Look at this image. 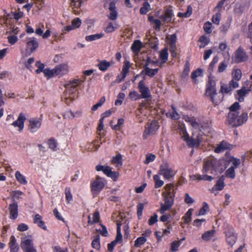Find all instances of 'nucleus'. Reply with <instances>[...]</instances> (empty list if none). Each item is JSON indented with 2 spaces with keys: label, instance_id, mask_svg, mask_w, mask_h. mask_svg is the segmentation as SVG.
<instances>
[{
  "label": "nucleus",
  "instance_id": "obj_1",
  "mask_svg": "<svg viewBox=\"0 0 252 252\" xmlns=\"http://www.w3.org/2000/svg\"><path fill=\"white\" fill-rule=\"evenodd\" d=\"M205 123L204 117L201 115L190 117V125L193 128L192 136L190 137V147L198 148L203 141L201 130Z\"/></svg>",
  "mask_w": 252,
  "mask_h": 252
},
{
  "label": "nucleus",
  "instance_id": "obj_2",
  "mask_svg": "<svg viewBox=\"0 0 252 252\" xmlns=\"http://www.w3.org/2000/svg\"><path fill=\"white\" fill-rule=\"evenodd\" d=\"M222 171V163L220 160L214 157H209L204 159L202 170L203 173H209L212 174H218Z\"/></svg>",
  "mask_w": 252,
  "mask_h": 252
},
{
  "label": "nucleus",
  "instance_id": "obj_3",
  "mask_svg": "<svg viewBox=\"0 0 252 252\" xmlns=\"http://www.w3.org/2000/svg\"><path fill=\"white\" fill-rule=\"evenodd\" d=\"M173 12L171 10L166 9L164 13L160 15L159 18L161 20L155 19L153 16L149 15L148 20L153 25V28L157 31L160 30L162 22L163 23H168L171 22Z\"/></svg>",
  "mask_w": 252,
  "mask_h": 252
},
{
  "label": "nucleus",
  "instance_id": "obj_4",
  "mask_svg": "<svg viewBox=\"0 0 252 252\" xmlns=\"http://www.w3.org/2000/svg\"><path fill=\"white\" fill-rule=\"evenodd\" d=\"M216 88V82L211 77H209L206 85L205 95L210 98L211 101L215 105H217L221 99L217 98L218 93Z\"/></svg>",
  "mask_w": 252,
  "mask_h": 252
},
{
  "label": "nucleus",
  "instance_id": "obj_5",
  "mask_svg": "<svg viewBox=\"0 0 252 252\" xmlns=\"http://www.w3.org/2000/svg\"><path fill=\"white\" fill-rule=\"evenodd\" d=\"M68 72V66L67 64H59L54 68L50 69L46 68L44 70V74L47 79L54 76L62 77L66 74Z\"/></svg>",
  "mask_w": 252,
  "mask_h": 252
},
{
  "label": "nucleus",
  "instance_id": "obj_6",
  "mask_svg": "<svg viewBox=\"0 0 252 252\" xmlns=\"http://www.w3.org/2000/svg\"><path fill=\"white\" fill-rule=\"evenodd\" d=\"M239 113H228L227 116V123L232 127H238L246 123L248 116L247 113H243L240 116Z\"/></svg>",
  "mask_w": 252,
  "mask_h": 252
},
{
  "label": "nucleus",
  "instance_id": "obj_7",
  "mask_svg": "<svg viewBox=\"0 0 252 252\" xmlns=\"http://www.w3.org/2000/svg\"><path fill=\"white\" fill-rule=\"evenodd\" d=\"M159 127V123L157 120H153L151 123L148 124L147 126H145L143 134V138L146 139L149 135L155 134L158 131Z\"/></svg>",
  "mask_w": 252,
  "mask_h": 252
},
{
  "label": "nucleus",
  "instance_id": "obj_8",
  "mask_svg": "<svg viewBox=\"0 0 252 252\" xmlns=\"http://www.w3.org/2000/svg\"><path fill=\"white\" fill-rule=\"evenodd\" d=\"M106 184L107 182L105 179L97 176L95 180L91 182L90 187L91 191L93 193L100 192L104 189Z\"/></svg>",
  "mask_w": 252,
  "mask_h": 252
},
{
  "label": "nucleus",
  "instance_id": "obj_9",
  "mask_svg": "<svg viewBox=\"0 0 252 252\" xmlns=\"http://www.w3.org/2000/svg\"><path fill=\"white\" fill-rule=\"evenodd\" d=\"M158 174L163 176L165 180H169L174 177L175 175V172L173 169L169 166V164L165 162L160 165Z\"/></svg>",
  "mask_w": 252,
  "mask_h": 252
},
{
  "label": "nucleus",
  "instance_id": "obj_10",
  "mask_svg": "<svg viewBox=\"0 0 252 252\" xmlns=\"http://www.w3.org/2000/svg\"><path fill=\"white\" fill-rule=\"evenodd\" d=\"M85 80L86 77H84L83 79H74L68 81V82L65 84L64 87L68 94H73L77 92L78 87L79 86L82 82H84Z\"/></svg>",
  "mask_w": 252,
  "mask_h": 252
},
{
  "label": "nucleus",
  "instance_id": "obj_11",
  "mask_svg": "<svg viewBox=\"0 0 252 252\" xmlns=\"http://www.w3.org/2000/svg\"><path fill=\"white\" fill-rule=\"evenodd\" d=\"M117 2V0H105L104 7L109 10L110 13L108 17L111 20H115L118 17V12L115 6Z\"/></svg>",
  "mask_w": 252,
  "mask_h": 252
},
{
  "label": "nucleus",
  "instance_id": "obj_12",
  "mask_svg": "<svg viewBox=\"0 0 252 252\" xmlns=\"http://www.w3.org/2000/svg\"><path fill=\"white\" fill-rule=\"evenodd\" d=\"M224 233L227 244L230 247H232L237 239V235L235 233L234 228L232 226H228L226 229Z\"/></svg>",
  "mask_w": 252,
  "mask_h": 252
},
{
  "label": "nucleus",
  "instance_id": "obj_13",
  "mask_svg": "<svg viewBox=\"0 0 252 252\" xmlns=\"http://www.w3.org/2000/svg\"><path fill=\"white\" fill-rule=\"evenodd\" d=\"M138 88L141 94V98L148 99L151 98L150 90L148 87L146 86L144 80H141L138 84Z\"/></svg>",
  "mask_w": 252,
  "mask_h": 252
},
{
  "label": "nucleus",
  "instance_id": "obj_14",
  "mask_svg": "<svg viewBox=\"0 0 252 252\" xmlns=\"http://www.w3.org/2000/svg\"><path fill=\"white\" fill-rule=\"evenodd\" d=\"M42 119L39 118H32L29 120L28 128L32 133L36 132L40 127Z\"/></svg>",
  "mask_w": 252,
  "mask_h": 252
},
{
  "label": "nucleus",
  "instance_id": "obj_15",
  "mask_svg": "<svg viewBox=\"0 0 252 252\" xmlns=\"http://www.w3.org/2000/svg\"><path fill=\"white\" fill-rule=\"evenodd\" d=\"M239 86L238 82L234 81L233 80H231L229 84L223 85L221 86L220 92L222 94H231L232 90Z\"/></svg>",
  "mask_w": 252,
  "mask_h": 252
},
{
  "label": "nucleus",
  "instance_id": "obj_16",
  "mask_svg": "<svg viewBox=\"0 0 252 252\" xmlns=\"http://www.w3.org/2000/svg\"><path fill=\"white\" fill-rule=\"evenodd\" d=\"M26 120V117L25 115L23 113H20L17 120L13 122L11 125L14 127H18L19 131H21L24 128V122Z\"/></svg>",
  "mask_w": 252,
  "mask_h": 252
},
{
  "label": "nucleus",
  "instance_id": "obj_17",
  "mask_svg": "<svg viewBox=\"0 0 252 252\" xmlns=\"http://www.w3.org/2000/svg\"><path fill=\"white\" fill-rule=\"evenodd\" d=\"M9 211V218L11 220H16L18 216V206L16 202L10 204L8 207Z\"/></svg>",
  "mask_w": 252,
  "mask_h": 252
},
{
  "label": "nucleus",
  "instance_id": "obj_18",
  "mask_svg": "<svg viewBox=\"0 0 252 252\" xmlns=\"http://www.w3.org/2000/svg\"><path fill=\"white\" fill-rule=\"evenodd\" d=\"M21 247L25 252L29 251V250H32L35 249L33 248L32 240L25 238L22 239Z\"/></svg>",
  "mask_w": 252,
  "mask_h": 252
},
{
  "label": "nucleus",
  "instance_id": "obj_19",
  "mask_svg": "<svg viewBox=\"0 0 252 252\" xmlns=\"http://www.w3.org/2000/svg\"><path fill=\"white\" fill-rule=\"evenodd\" d=\"M235 58L238 62H245L248 60V56L241 47H239L235 52Z\"/></svg>",
  "mask_w": 252,
  "mask_h": 252
},
{
  "label": "nucleus",
  "instance_id": "obj_20",
  "mask_svg": "<svg viewBox=\"0 0 252 252\" xmlns=\"http://www.w3.org/2000/svg\"><path fill=\"white\" fill-rule=\"evenodd\" d=\"M177 40V36L175 34H172L168 38V43L170 46V50L172 53V56H175L176 53V42Z\"/></svg>",
  "mask_w": 252,
  "mask_h": 252
},
{
  "label": "nucleus",
  "instance_id": "obj_21",
  "mask_svg": "<svg viewBox=\"0 0 252 252\" xmlns=\"http://www.w3.org/2000/svg\"><path fill=\"white\" fill-rule=\"evenodd\" d=\"M8 246L10 249V252H18L19 247L14 235H12L10 237Z\"/></svg>",
  "mask_w": 252,
  "mask_h": 252
},
{
  "label": "nucleus",
  "instance_id": "obj_22",
  "mask_svg": "<svg viewBox=\"0 0 252 252\" xmlns=\"http://www.w3.org/2000/svg\"><path fill=\"white\" fill-rule=\"evenodd\" d=\"M250 92V89H247L246 87H244L240 90L237 91L236 98L237 99L239 102H243L244 100L245 96L248 94Z\"/></svg>",
  "mask_w": 252,
  "mask_h": 252
},
{
  "label": "nucleus",
  "instance_id": "obj_23",
  "mask_svg": "<svg viewBox=\"0 0 252 252\" xmlns=\"http://www.w3.org/2000/svg\"><path fill=\"white\" fill-rule=\"evenodd\" d=\"M165 191L162 193V194H166L168 195H175L177 187H176L174 184L170 183L166 184L164 187Z\"/></svg>",
  "mask_w": 252,
  "mask_h": 252
},
{
  "label": "nucleus",
  "instance_id": "obj_24",
  "mask_svg": "<svg viewBox=\"0 0 252 252\" xmlns=\"http://www.w3.org/2000/svg\"><path fill=\"white\" fill-rule=\"evenodd\" d=\"M145 66L144 69L141 71V74H145V75L148 76L150 77L154 76L158 71V68L151 69L147 66L149 64H145Z\"/></svg>",
  "mask_w": 252,
  "mask_h": 252
},
{
  "label": "nucleus",
  "instance_id": "obj_25",
  "mask_svg": "<svg viewBox=\"0 0 252 252\" xmlns=\"http://www.w3.org/2000/svg\"><path fill=\"white\" fill-rule=\"evenodd\" d=\"M224 177L222 176L218 179L216 185L212 188V192H214L216 190H221L224 188Z\"/></svg>",
  "mask_w": 252,
  "mask_h": 252
},
{
  "label": "nucleus",
  "instance_id": "obj_26",
  "mask_svg": "<svg viewBox=\"0 0 252 252\" xmlns=\"http://www.w3.org/2000/svg\"><path fill=\"white\" fill-rule=\"evenodd\" d=\"M171 107L172 108V111L167 112L166 114V117L174 120H179L180 118V115L177 112L175 105L174 104H172Z\"/></svg>",
  "mask_w": 252,
  "mask_h": 252
},
{
  "label": "nucleus",
  "instance_id": "obj_27",
  "mask_svg": "<svg viewBox=\"0 0 252 252\" xmlns=\"http://www.w3.org/2000/svg\"><path fill=\"white\" fill-rule=\"evenodd\" d=\"M229 144L224 141H221L215 149V152L220 153L229 149Z\"/></svg>",
  "mask_w": 252,
  "mask_h": 252
},
{
  "label": "nucleus",
  "instance_id": "obj_28",
  "mask_svg": "<svg viewBox=\"0 0 252 252\" xmlns=\"http://www.w3.org/2000/svg\"><path fill=\"white\" fill-rule=\"evenodd\" d=\"M148 234L146 232L143 233L142 236L138 237L134 242V247L138 248L141 245H144L147 241V236Z\"/></svg>",
  "mask_w": 252,
  "mask_h": 252
},
{
  "label": "nucleus",
  "instance_id": "obj_29",
  "mask_svg": "<svg viewBox=\"0 0 252 252\" xmlns=\"http://www.w3.org/2000/svg\"><path fill=\"white\" fill-rule=\"evenodd\" d=\"M85 0H72L71 5L73 9V12L75 14L77 15L79 13L78 10L75 9H78L81 6L82 3H84Z\"/></svg>",
  "mask_w": 252,
  "mask_h": 252
},
{
  "label": "nucleus",
  "instance_id": "obj_30",
  "mask_svg": "<svg viewBox=\"0 0 252 252\" xmlns=\"http://www.w3.org/2000/svg\"><path fill=\"white\" fill-rule=\"evenodd\" d=\"M203 70L200 68H197L191 73V78L194 84H197L198 81L196 79L197 77H202Z\"/></svg>",
  "mask_w": 252,
  "mask_h": 252
},
{
  "label": "nucleus",
  "instance_id": "obj_31",
  "mask_svg": "<svg viewBox=\"0 0 252 252\" xmlns=\"http://www.w3.org/2000/svg\"><path fill=\"white\" fill-rule=\"evenodd\" d=\"M27 47L29 48L31 52L34 51L38 46V43L34 37L31 38L30 40L28 41Z\"/></svg>",
  "mask_w": 252,
  "mask_h": 252
},
{
  "label": "nucleus",
  "instance_id": "obj_32",
  "mask_svg": "<svg viewBox=\"0 0 252 252\" xmlns=\"http://www.w3.org/2000/svg\"><path fill=\"white\" fill-rule=\"evenodd\" d=\"M216 231L214 229L205 231L201 236L202 239L205 241H210L215 234Z\"/></svg>",
  "mask_w": 252,
  "mask_h": 252
},
{
  "label": "nucleus",
  "instance_id": "obj_33",
  "mask_svg": "<svg viewBox=\"0 0 252 252\" xmlns=\"http://www.w3.org/2000/svg\"><path fill=\"white\" fill-rule=\"evenodd\" d=\"M210 42V38L206 35L201 36L198 41V45L200 48L205 47Z\"/></svg>",
  "mask_w": 252,
  "mask_h": 252
},
{
  "label": "nucleus",
  "instance_id": "obj_34",
  "mask_svg": "<svg viewBox=\"0 0 252 252\" xmlns=\"http://www.w3.org/2000/svg\"><path fill=\"white\" fill-rule=\"evenodd\" d=\"M95 169L97 171H102L104 174L108 176L110 172L112 171L111 168L108 166H103L102 165H97L95 167Z\"/></svg>",
  "mask_w": 252,
  "mask_h": 252
},
{
  "label": "nucleus",
  "instance_id": "obj_35",
  "mask_svg": "<svg viewBox=\"0 0 252 252\" xmlns=\"http://www.w3.org/2000/svg\"><path fill=\"white\" fill-rule=\"evenodd\" d=\"M142 47V43L140 40H135L132 43L131 49L135 53H137L141 50Z\"/></svg>",
  "mask_w": 252,
  "mask_h": 252
},
{
  "label": "nucleus",
  "instance_id": "obj_36",
  "mask_svg": "<svg viewBox=\"0 0 252 252\" xmlns=\"http://www.w3.org/2000/svg\"><path fill=\"white\" fill-rule=\"evenodd\" d=\"M104 35V33L103 32H101L99 33L86 36L85 39L87 41H92L100 39L101 38L103 37Z\"/></svg>",
  "mask_w": 252,
  "mask_h": 252
},
{
  "label": "nucleus",
  "instance_id": "obj_37",
  "mask_svg": "<svg viewBox=\"0 0 252 252\" xmlns=\"http://www.w3.org/2000/svg\"><path fill=\"white\" fill-rule=\"evenodd\" d=\"M232 80L238 82L242 77L241 70L239 69H234L232 72Z\"/></svg>",
  "mask_w": 252,
  "mask_h": 252
},
{
  "label": "nucleus",
  "instance_id": "obj_38",
  "mask_svg": "<svg viewBox=\"0 0 252 252\" xmlns=\"http://www.w3.org/2000/svg\"><path fill=\"white\" fill-rule=\"evenodd\" d=\"M15 178L16 180L21 184L23 185H26L28 183L27 181L26 180V177L22 175L20 171H17L15 172Z\"/></svg>",
  "mask_w": 252,
  "mask_h": 252
},
{
  "label": "nucleus",
  "instance_id": "obj_39",
  "mask_svg": "<svg viewBox=\"0 0 252 252\" xmlns=\"http://www.w3.org/2000/svg\"><path fill=\"white\" fill-rule=\"evenodd\" d=\"M159 175H160L158 174L155 175L153 176V180L155 182V188L156 189H158L161 187L164 184V182L160 180Z\"/></svg>",
  "mask_w": 252,
  "mask_h": 252
},
{
  "label": "nucleus",
  "instance_id": "obj_40",
  "mask_svg": "<svg viewBox=\"0 0 252 252\" xmlns=\"http://www.w3.org/2000/svg\"><path fill=\"white\" fill-rule=\"evenodd\" d=\"M164 198V203L170 204L173 206L174 201L175 195H168L166 194H162Z\"/></svg>",
  "mask_w": 252,
  "mask_h": 252
},
{
  "label": "nucleus",
  "instance_id": "obj_41",
  "mask_svg": "<svg viewBox=\"0 0 252 252\" xmlns=\"http://www.w3.org/2000/svg\"><path fill=\"white\" fill-rule=\"evenodd\" d=\"M47 143L49 148L51 149L52 150H53V151H55L57 150L58 143L54 138L52 137L50 138L48 140Z\"/></svg>",
  "mask_w": 252,
  "mask_h": 252
},
{
  "label": "nucleus",
  "instance_id": "obj_42",
  "mask_svg": "<svg viewBox=\"0 0 252 252\" xmlns=\"http://www.w3.org/2000/svg\"><path fill=\"white\" fill-rule=\"evenodd\" d=\"M132 64H125L122 71V79L120 81H123L125 79L126 76L129 72V68Z\"/></svg>",
  "mask_w": 252,
  "mask_h": 252
},
{
  "label": "nucleus",
  "instance_id": "obj_43",
  "mask_svg": "<svg viewBox=\"0 0 252 252\" xmlns=\"http://www.w3.org/2000/svg\"><path fill=\"white\" fill-rule=\"evenodd\" d=\"M92 246L97 250H99L100 249V237L99 235H96L93 240Z\"/></svg>",
  "mask_w": 252,
  "mask_h": 252
},
{
  "label": "nucleus",
  "instance_id": "obj_44",
  "mask_svg": "<svg viewBox=\"0 0 252 252\" xmlns=\"http://www.w3.org/2000/svg\"><path fill=\"white\" fill-rule=\"evenodd\" d=\"M180 133L181 135L182 138L186 142L187 145L189 146V135L186 130L183 128L180 129Z\"/></svg>",
  "mask_w": 252,
  "mask_h": 252
},
{
  "label": "nucleus",
  "instance_id": "obj_45",
  "mask_svg": "<svg viewBox=\"0 0 252 252\" xmlns=\"http://www.w3.org/2000/svg\"><path fill=\"white\" fill-rule=\"evenodd\" d=\"M209 211V206L208 204L204 202L203 203V206L199 210L198 213H196V216H201L205 215Z\"/></svg>",
  "mask_w": 252,
  "mask_h": 252
},
{
  "label": "nucleus",
  "instance_id": "obj_46",
  "mask_svg": "<svg viewBox=\"0 0 252 252\" xmlns=\"http://www.w3.org/2000/svg\"><path fill=\"white\" fill-rule=\"evenodd\" d=\"M151 9L150 4L146 0L144 2L143 6L140 9V12L141 14H146Z\"/></svg>",
  "mask_w": 252,
  "mask_h": 252
},
{
  "label": "nucleus",
  "instance_id": "obj_47",
  "mask_svg": "<svg viewBox=\"0 0 252 252\" xmlns=\"http://www.w3.org/2000/svg\"><path fill=\"white\" fill-rule=\"evenodd\" d=\"M194 179L198 180L211 181L214 179V178L207 175H196L194 176Z\"/></svg>",
  "mask_w": 252,
  "mask_h": 252
},
{
  "label": "nucleus",
  "instance_id": "obj_48",
  "mask_svg": "<svg viewBox=\"0 0 252 252\" xmlns=\"http://www.w3.org/2000/svg\"><path fill=\"white\" fill-rule=\"evenodd\" d=\"M203 29L206 33H211L213 30V26L210 22H206L203 26Z\"/></svg>",
  "mask_w": 252,
  "mask_h": 252
},
{
  "label": "nucleus",
  "instance_id": "obj_49",
  "mask_svg": "<svg viewBox=\"0 0 252 252\" xmlns=\"http://www.w3.org/2000/svg\"><path fill=\"white\" fill-rule=\"evenodd\" d=\"M240 104L239 102H234L230 107H229V113H239V112L237 111V110H238L240 108Z\"/></svg>",
  "mask_w": 252,
  "mask_h": 252
},
{
  "label": "nucleus",
  "instance_id": "obj_50",
  "mask_svg": "<svg viewBox=\"0 0 252 252\" xmlns=\"http://www.w3.org/2000/svg\"><path fill=\"white\" fill-rule=\"evenodd\" d=\"M105 101V98L104 96L101 97L99 101L95 104L92 107V110L93 111H96L99 107L101 106Z\"/></svg>",
  "mask_w": 252,
  "mask_h": 252
},
{
  "label": "nucleus",
  "instance_id": "obj_51",
  "mask_svg": "<svg viewBox=\"0 0 252 252\" xmlns=\"http://www.w3.org/2000/svg\"><path fill=\"white\" fill-rule=\"evenodd\" d=\"M225 174L226 176L228 178L234 179L235 177V169L233 168V167H229L226 171Z\"/></svg>",
  "mask_w": 252,
  "mask_h": 252
},
{
  "label": "nucleus",
  "instance_id": "obj_52",
  "mask_svg": "<svg viewBox=\"0 0 252 252\" xmlns=\"http://www.w3.org/2000/svg\"><path fill=\"white\" fill-rule=\"evenodd\" d=\"M64 193L65 195L66 200L68 203H69L70 201L72 200V195L71 192L70 188H65L64 190Z\"/></svg>",
  "mask_w": 252,
  "mask_h": 252
},
{
  "label": "nucleus",
  "instance_id": "obj_53",
  "mask_svg": "<svg viewBox=\"0 0 252 252\" xmlns=\"http://www.w3.org/2000/svg\"><path fill=\"white\" fill-rule=\"evenodd\" d=\"M180 246V243L178 241H174L171 243V248L169 250L170 252H175L178 250Z\"/></svg>",
  "mask_w": 252,
  "mask_h": 252
},
{
  "label": "nucleus",
  "instance_id": "obj_54",
  "mask_svg": "<svg viewBox=\"0 0 252 252\" xmlns=\"http://www.w3.org/2000/svg\"><path fill=\"white\" fill-rule=\"evenodd\" d=\"M220 18L221 14L220 12H218L213 16L212 21L214 24L219 25L220 24Z\"/></svg>",
  "mask_w": 252,
  "mask_h": 252
},
{
  "label": "nucleus",
  "instance_id": "obj_55",
  "mask_svg": "<svg viewBox=\"0 0 252 252\" xmlns=\"http://www.w3.org/2000/svg\"><path fill=\"white\" fill-rule=\"evenodd\" d=\"M93 219V220L92 222H91V220H89L88 222L89 223L93 224L99 222L100 219V215L98 211H96L94 213Z\"/></svg>",
  "mask_w": 252,
  "mask_h": 252
},
{
  "label": "nucleus",
  "instance_id": "obj_56",
  "mask_svg": "<svg viewBox=\"0 0 252 252\" xmlns=\"http://www.w3.org/2000/svg\"><path fill=\"white\" fill-rule=\"evenodd\" d=\"M160 58L163 62L165 63L168 59V53L166 49H164L161 50L160 53Z\"/></svg>",
  "mask_w": 252,
  "mask_h": 252
},
{
  "label": "nucleus",
  "instance_id": "obj_57",
  "mask_svg": "<svg viewBox=\"0 0 252 252\" xmlns=\"http://www.w3.org/2000/svg\"><path fill=\"white\" fill-rule=\"evenodd\" d=\"M117 29L116 26H115L112 23H109L108 25L105 28L104 31L107 33H111L113 32Z\"/></svg>",
  "mask_w": 252,
  "mask_h": 252
},
{
  "label": "nucleus",
  "instance_id": "obj_58",
  "mask_svg": "<svg viewBox=\"0 0 252 252\" xmlns=\"http://www.w3.org/2000/svg\"><path fill=\"white\" fill-rule=\"evenodd\" d=\"M112 162L116 164H122V157L120 154L117 155L115 157H114L112 160Z\"/></svg>",
  "mask_w": 252,
  "mask_h": 252
},
{
  "label": "nucleus",
  "instance_id": "obj_59",
  "mask_svg": "<svg viewBox=\"0 0 252 252\" xmlns=\"http://www.w3.org/2000/svg\"><path fill=\"white\" fill-rule=\"evenodd\" d=\"M156 158V156L152 154H148L146 155V159L144 161L145 164H148L151 162L153 161Z\"/></svg>",
  "mask_w": 252,
  "mask_h": 252
},
{
  "label": "nucleus",
  "instance_id": "obj_60",
  "mask_svg": "<svg viewBox=\"0 0 252 252\" xmlns=\"http://www.w3.org/2000/svg\"><path fill=\"white\" fill-rule=\"evenodd\" d=\"M172 207V206L170 204L165 203L164 204H162L159 211L160 214H164L165 211L170 210Z\"/></svg>",
  "mask_w": 252,
  "mask_h": 252
},
{
  "label": "nucleus",
  "instance_id": "obj_61",
  "mask_svg": "<svg viewBox=\"0 0 252 252\" xmlns=\"http://www.w3.org/2000/svg\"><path fill=\"white\" fill-rule=\"evenodd\" d=\"M129 96L131 99H133L135 100L139 99L141 98L140 95L136 91H132L129 93Z\"/></svg>",
  "mask_w": 252,
  "mask_h": 252
},
{
  "label": "nucleus",
  "instance_id": "obj_62",
  "mask_svg": "<svg viewBox=\"0 0 252 252\" xmlns=\"http://www.w3.org/2000/svg\"><path fill=\"white\" fill-rule=\"evenodd\" d=\"M81 20L79 18H76L72 21V25L74 29L79 28L81 26Z\"/></svg>",
  "mask_w": 252,
  "mask_h": 252
},
{
  "label": "nucleus",
  "instance_id": "obj_63",
  "mask_svg": "<svg viewBox=\"0 0 252 252\" xmlns=\"http://www.w3.org/2000/svg\"><path fill=\"white\" fill-rule=\"evenodd\" d=\"M124 123V119L123 118H120L118 120L117 125H115L112 128L113 129L118 130H119L121 126H122Z\"/></svg>",
  "mask_w": 252,
  "mask_h": 252
},
{
  "label": "nucleus",
  "instance_id": "obj_64",
  "mask_svg": "<svg viewBox=\"0 0 252 252\" xmlns=\"http://www.w3.org/2000/svg\"><path fill=\"white\" fill-rule=\"evenodd\" d=\"M119 172L111 171L108 177L112 179L114 181H116L119 177Z\"/></svg>",
  "mask_w": 252,
  "mask_h": 252
}]
</instances>
